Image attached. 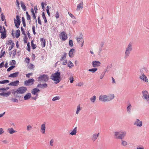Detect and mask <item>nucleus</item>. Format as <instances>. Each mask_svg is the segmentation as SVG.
<instances>
[{"label":"nucleus","mask_w":149,"mask_h":149,"mask_svg":"<svg viewBox=\"0 0 149 149\" xmlns=\"http://www.w3.org/2000/svg\"><path fill=\"white\" fill-rule=\"evenodd\" d=\"M51 79L54 81L55 84L58 83L61 80L60 72L57 71L56 72L52 74L51 76Z\"/></svg>","instance_id":"nucleus-1"},{"label":"nucleus","mask_w":149,"mask_h":149,"mask_svg":"<svg viewBox=\"0 0 149 149\" xmlns=\"http://www.w3.org/2000/svg\"><path fill=\"white\" fill-rule=\"evenodd\" d=\"M114 97V96L113 94H112L111 96L102 95L100 96L99 100L100 101L105 102L111 101Z\"/></svg>","instance_id":"nucleus-2"},{"label":"nucleus","mask_w":149,"mask_h":149,"mask_svg":"<svg viewBox=\"0 0 149 149\" xmlns=\"http://www.w3.org/2000/svg\"><path fill=\"white\" fill-rule=\"evenodd\" d=\"M126 132H114V135L116 138L118 139H122L126 134Z\"/></svg>","instance_id":"nucleus-3"},{"label":"nucleus","mask_w":149,"mask_h":149,"mask_svg":"<svg viewBox=\"0 0 149 149\" xmlns=\"http://www.w3.org/2000/svg\"><path fill=\"white\" fill-rule=\"evenodd\" d=\"M132 44L131 42H130L128 44L125 52V56L124 57L125 59H127L129 56L131 51L132 50Z\"/></svg>","instance_id":"nucleus-4"},{"label":"nucleus","mask_w":149,"mask_h":149,"mask_svg":"<svg viewBox=\"0 0 149 149\" xmlns=\"http://www.w3.org/2000/svg\"><path fill=\"white\" fill-rule=\"evenodd\" d=\"M83 35L81 32L79 33V35H77L76 39L77 43L80 44V46L82 47L84 45V40L83 39Z\"/></svg>","instance_id":"nucleus-5"},{"label":"nucleus","mask_w":149,"mask_h":149,"mask_svg":"<svg viewBox=\"0 0 149 149\" xmlns=\"http://www.w3.org/2000/svg\"><path fill=\"white\" fill-rule=\"evenodd\" d=\"M143 95L142 98L145 100L147 103L149 104V93L146 91H143L142 92Z\"/></svg>","instance_id":"nucleus-6"},{"label":"nucleus","mask_w":149,"mask_h":149,"mask_svg":"<svg viewBox=\"0 0 149 149\" xmlns=\"http://www.w3.org/2000/svg\"><path fill=\"white\" fill-rule=\"evenodd\" d=\"M38 79V81L45 82L48 80L49 77L47 75L44 74L40 75Z\"/></svg>","instance_id":"nucleus-7"},{"label":"nucleus","mask_w":149,"mask_h":149,"mask_svg":"<svg viewBox=\"0 0 149 149\" xmlns=\"http://www.w3.org/2000/svg\"><path fill=\"white\" fill-rule=\"evenodd\" d=\"M27 88L26 87L24 86H22L19 88L15 92L17 94H22L25 93L27 91Z\"/></svg>","instance_id":"nucleus-8"},{"label":"nucleus","mask_w":149,"mask_h":149,"mask_svg":"<svg viewBox=\"0 0 149 149\" xmlns=\"http://www.w3.org/2000/svg\"><path fill=\"white\" fill-rule=\"evenodd\" d=\"M14 20L15 26L17 28H18L19 27L21 23L19 16L18 15H17L16 19H14Z\"/></svg>","instance_id":"nucleus-9"},{"label":"nucleus","mask_w":149,"mask_h":149,"mask_svg":"<svg viewBox=\"0 0 149 149\" xmlns=\"http://www.w3.org/2000/svg\"><path fill=\"white\" fill-rule=\"evenodd\" d=\"M60 38L61 39L62 41H65L67 39L68 36L67 35L64 31L61 33L60 35Z\"/></svg>","instance_id":"nucleus-10"},{"label":"nucleus","mask_w":149,"mask_h":149,"mask_svg":"<svg viewBox=\"0 0 149 149\" xmlns=\"http://www.w3.org/2000/svg\"><path fill=\"white\" fill-rule=\"evenodd\" d=\"M35 81L33 79H30L24 81V85L26 86H30L33 84Z\"/></svg>","instance_id":"nucleus-11"},{"label":"nucleus","mask_w":149,"mask_h":149,"mask_svg":"<svg viewBox=\"0 0 149 149\" xmlns=\"http://www.w3.org/2000/svg\"><path fill=\"white\" fill-rule=\"evenodd\" d=\"M139 78L141 80H142L143 81L146 82H148V79L147 77L145 75L144 73L143 72L141 73V75L140 76Z\"/></svg>","instance_id":"nucleus-12"},{"label":"nucleus","mask_w":149,"mask_h":149,"mask_svg":"<svg viewBox=\"0 0 149 149\" xmlns=\"http://www.w3.org/2000/svg\"><path fill=\"white\" fill-rule=\"evenodd\" d=\"M134 124L137 127H141L142 125V122L140 121L139 119H136Z\"/></svg>","instance_id":"nucleus-13"},{"label":"nucleus","mask_w":149,"mask_h":149,"mask_svg":"<svg viewBox=\"0 0 149 149\" xmlns=\"http://www.w3.org/2000/svg\"><path fill=\"white\" fill-rule=\"evenodd\" d=\"M101 63L98 61H95L92 62V66L94 68H97L100 65Z\"/></svg>","instance_id":"nucleus-14"},{"label":"nucleus","mask_w":149,"mask_h":149,"mask_svg":"<svg viewBox=\"0 0 149 149\" xmlns=\"http://www.w3.org/2000/svg\"><path fill=\"white\" fill-rule=\"evenodd\" d=\"M40 91L39 89L37 88H35L33 89L32 90L31 92L33 95H36V96H38V94H37V93L39 92Z\"/></svg>","instance_id":"nucleus-15"},{"label":"nucleus","mask_w":149,"mask_h":149,"mask_svg":"<svg viewBox=\"0 0 149 149\" xmlns=\"http://www.w3.org/2000/svg\"><path fill=\"white\" fill-rule=\"evenodd\" d=\"M99 134V133H98L97 134L95 133L93 134L91 137L92 140L93 141H95L98 137Z\"/></svg>","instance_id":"nucleus-16"},{"label":"nucleus","mask_w":149,"mask_h":149,"mask_svg":"<svg viewBox=\"0 0 149 149\" xmlns=\"http://www.w3.org/2000/svg\"><path fill=\"white\" fill-rule=\"evenodd\" d=\"M19 84V81L17 80L14 81H12L8 85L9 86H17Z\"/></svg>","instance_id":"nucleus-17"},{"label":"nucleus","mask_w":149,"mask_h":149,"mask_svg":"<svg viewBox=\"0 0 149 149\" xmlns=\"http://www.w3.org/2000/svg\"><path fill=\"white\" fill-rule=\"evenodd\" d=\"M3 29H4L3 31V32H2L1 33V38L2 39H4L6 37V31L4 27H3Z\"/></svg>","instance_id":"nucleus-18"},{"label":"nucleus","mask_w":149,"mask_h":149,"mask_svg":"<svg viewBox=\"0 0 149 149\" xmlns=\"http://www.w3.org/2000/svg\"><path fill=\"white\" fill-rule=\"evenodd\" d=\"M11 94V92L10 91H8L7 93H5L3 92L0 93V95L2 96L3 97H8Z\"/></svg>","instance_id":"nucleus-19"},{"label":"nucleus","mask_w":149,"mask_h":149,"mask_svg":"<svg viewBox=\"0 0 149 149\" xmlns=\"http://www.w3.org/2000/svg\"><path fill=\"white\" fill-rule=\"evenodd\" d=\"M19 74L18 72L11 74L9 75L8 77H10L14 78L17 77Z\"/></svg>","instance_id":"nucleus-20"},{"label":"nucleus","mask_w":149,"mask_h":149,"mask_svg":"<svg viewBox=\"0 0 149 149\" xmlns=\"http://www.w3.org/2000/svg\"><path fill=\"white\" fill-rule=\"evenodd\" d=\"M83 3L82 2L78 4L77 6L76 11L79 10L83 8Z\"/></svg>","instance_id":"nucleus-21"},{"label":"nucleus","mask_w":149,"mask_h":149,"mask_svg":"<svg viewBox=\"0 0 149 149\" xmlns=\"http://www.w3.org/2000/svg\"><path fill=\"white\" fill-rule=\"evenodd\" d=\"M8 132L10 134H13L17 132L13 128H8Z\"/></svg>","instance_id":"nucleus-22"},{"label":"nucleus","mask_w":149,"mask_h":149,"mask_svg":"<svg viewBox=\"0 0 149 149\" xmlns=\"http://www.w3.org/2000/svg\"><path fill=\"white\" fill-rule=\"evenodd\" d=\"M45 125L43 124L41 125V132L42 134H45Z\"/></svg>","instance_id":"nucleus-23"},{"label":"nucleus","mask_w":149,"mask_h":149,"mask_svg":"<svg viewBox=\"0 0 149 149\" xmlns=\"http://www.w3.org/2000/svg\"><path fill=\"white\" fill-rule=\"evenodd\" d=\"M128 106L127 107V110L128 113L129 114H130L131 113V110L132 108V105L130 103L128 104Z\"/></svg>","instance_id":"nucleus-24"},{"label":"nucleus","mask_w":149,"mask_h":149,"mask_svg":"<svg viewBox=\"0 0 149 149\" xmlns=\"http://www.w3.org/2000/svg\"><path fill=\"white\" fill-rule=\"evenodd\" d=\"M47 85L46 83L43 84H38L37 86V87H40L41 88H47Z\"/></svg>","instance_id":"nucleus-25"},{"label":"nucleus","mask_w":149,"mask_h":149,"mask_svg":"<svg viewBox=\"0 0 149 149\" xmlns=\"http://www.w3.org/2000/svg\"><path fill=\"white\" fill-rule=\"evenodd\" d=\"M31 97V94L30 93L26 94L24 97V100H27L29 99Z\"/></svg>","instance_id":"nucleus-26"},{"label":"nucleus","mask_w":149,"mask_h":149,"mask_svg":"<svg viewBox=\"0 0 149 149\" xmlns=\"http://www.w3.org/2000/svg\"><path fill=\"white\" fill-rule=\"evenodd\" d=\"M121 145L125 147L128 145L127 142L123 139H121Z\"/></svg>","instance_id":"nucleus-27"},{"label":"nucleus","mask_w":149,"mask_h":149,"mask_svg":"<svg viewBox=\"0 0 149 149\" xmlns=\"http://www.w3.org/2000/svg\"><path fill=\"white\" fill-rule=\"evenodd\" d=\"M41 46L42 47H44L45 45V40L43 38H41L40 40Z\"/></svg>","instance_id":"nucleus-28"},{"label":"nucleus","mask_w":149,"mask_h":149,"mask_svg":"<svg viewBox=\"0 0 149 149\" xmlns=\"http://www.w3.org/2000/svg\"><path fill=\"white\" fill-rule=\"evenodd\" d=\"M20 31L19 30H17L15 32V37L16 38H18L20 35Z\"/></svg>","instance_id":"nucleus-29"},{"label":"nucleus","mask_w":149,"mask_h":149,"mask_svg":"<svg viewBox=\"0 0 149 149\" xmlns=\"http://www.w3.org/2000/svg\"><path fill=\"white\" fill-rule=\"evenodd\" d=\"M74 51V49H72L70 50L69 52V56L70 57H72L74 56L73 52Z\"/></svg>","instance_id":"nucleus-30"},{"label":"nucleus","mask_w":149,"mask_h":149,"mask_svg":"<svg viewBox=\"0 0 149 149\" xmlns=\"http://www.w3.org/2000/svg\"><path fill=\"white\" fill-rule=\"evenodd\" d=\"M20 3L21 4V7H22V9L24 11H26V7L24 3L22 1H21Z\"/></svg>","instance_id":"nucleus-31"},{"label":"nucleus","mask_w":149,"mask_h":149,"mask_svg":"<svg viewBox=\"0 0 149 149\" xmlns=\"http://www.w3.org/2000/svg\"><path fill=\"white\" fill-rule=\"evenodd\" d=\"M104 43L103 42H101L99 47V52L100 53L102 50V47L103 46Z\"/></svg>","instance_id":"nucleus-32"},{"label":"nucleus","mask_w":149,"mask_h":149,"mask_svg":"<svg viewBox=\"0 0 149 149\" xmlns=\"http://www.w3.org/2000/svg\"><path fill=\"white\" fill-rule=\"evenodd\" d=\"M81 109L80 108V105L79 104L77 106V111L76 112V114H78Z\"/></svg>","instance_id":"nucleus-33"},{"label":"nucleus","mask_w":149,"mask_h":149,"mask_svg":"<svg viewBox=\"0 0 149 149\" xmlns=\"http://www.w3.org/2000/svg\"><path fill=\"white\" fill-rule=\"evenodd\" d=\"M96 98V96L94 95L92 97L90 98V100L92 102L94 103L95 102Z\"/></svg>","instance_id":"nucleus-34"},{"label":"nucleus","mask_w":149,"mask_h":149,"mask_svg":"<svg viewBox=\"0 0 149 149\" xmlns=\"http://www.w3.org/2000/svg\"><path fill=\"white\" fill-rule=\"evenodd\" d=\"M97 70V68H94L88 70V71L92 72V73H94Z\"/></svg>","instance_id":"nucleus-35"},{"label":"nucleus","mask_w":149,"mask_h":149,"mask_svg":"<svg viewBox=\"0 0 149 149\" xmlns=\"http://www.w3.org/2000/svg\"><path fill=\"white\" fill-rule=\"evenodd\" d=\"M42 17L44 20L45 23H46L47 22V20L46 18L45 13L44 12L42 13Z\"/></svg>","instance_id":"nucleus-36"},{"label":"nucleus","mask_w":149,"mask_h":149,"mask_svg":"<svg viewBox=\"0 0 149 149\" xmlns=\"http://www.w3.org/2000/svg\"><path fill=\"white\" fill-rule=\"evenodd\" d=\"M111 64H110L107 65V69H106V71H106V72H108L109 71L110 69L111 68Z\"/></svg>","instance_id":"nucleus-37"},{"label":"nucleus","mask_w":149,"mask_h":149,"mask_svg":"<svg viewBox=\"0 0 149 149\" xmlns=\"http://www.w3.org/2000/svg\"><path fill=\"white\" fill-rule=\"evenodd\" d=\"M9 82V81L8 80H6L1 81H0V84H4L5 83H8Z\"/></svg>","instance_id":"nucleus-38"},{"label":"nucleus","mask_w":149,"mask_h":149,"mask_svg":"<svg viewBox=\"0 0 149 149\" xmlns=\"http://www.w3.org/2000/svg\"><path fill=\"white\" fill-rule=\"evenodd\" d=\"M106 72V71H104L101 73L100 77V79H102L103 78Z\"/></svg>","instance_id":"nucleus-39"},{"label":"nucleus","mask_w":149,"mask_h":149,"mask_svg":"<svg viewBox=\"0 0 149 149\" xmlns=\"http://www.w3.org/2000/svg\"><path fill=\"white\" fill-rule=\"evenodd\" d=\"M30 69L33 70L34 68V66L33 64L31 63L28 67Z\"/></svg>","instance_id":"nucleus-40"},{"label":"nucleus","mask_w":149,"mask_h":149,"mask_svg":"<svg viewBox=\"0 0 149 149\" xmlns=\"http://www.w3.org/2000/svg\"><path fill=\"white\" fill-rule=\"evenodd\" d=\"M67 54L66 53H64V55L62 56L61 59V61H62L63 59H65L66 58V56Z\"/></svg>","instance_id":"nucleus-41"},{"label":"nucleus","mask_w":149,"mask_h":149,"mask_svg":"<svg viewBox=\"0 0 149 149\" xmlns=\"http://www.w3.org/2000/svg\"><path fill=\"white\" fill-rule=\"evenodd\" d=\"M8 44L10 45H12L13 44L15 45L14 43H13L12 40H8Z\"/></svg>","instance_id":"nucleus-42"},{"label":"nucleus","mask_w":149,"mask_h":149,"mask_svg":"<svg viewBox=\"0 0 149 149\" xmlns=\"http://www.w3.org/2000/svg\"><path fill=\"white\" fill-rule=\"evenodd\" d=\"M31 47L32 49H35L36 47V45L35 44H34L33 43V41H32L31 42Z\"/></svg>","instance_id":"nucleus-43"},{"label":"nucleus","mask_w":149,"mask_h":149,"mask_svg":"<svg viewBox=\"0 0 149 149\" xmlns=\"http://www.w3.org/2000/svg\"><path fill=\"white\" fill-rule=\"evenodd\" d=\"M59 99H60V97L59 96H56L53 97V99H52V100L53 101H56V100H59Z\"/></svg>","instance_id":"nucleus-44"},{"label":"nucleus","mask_w":149,"mask_h":149,"mask_svg":"<svg viewBox=\"0 0 149 149\" xmlns=\"http://www.w3.org/2000/svg\"><path fill=\"white\" fill-rule=\"evenodd\" d=\"M46 11L48 16H50V14L49 11V6H47V7Z\"/></svg>","instance_id":"nucleus-45"},{"label":"nucleus","mask_w":149,"mask_h":149,"mask_svg":"<svg viewBox=\"0 0 149 149\" xmlns=\"http://www.w3.org/2000/svg\"><path fill=\"white\" fill-rule=\"evenodd\" d=\"M14 66H10L7 69V71L8 72H9L12 70L15 67Z\"/></svg>","instance_id":"nucleus-46"},{"label":"nucleus","mask_w":149,"mask_h":149,"mask_svg":"<svg viewBox=\"0 0 149 149\" xmlns=\"http://www.w3.org/2000/svg\"><path fill=\"white\" fill-rule=\"evenodd\" d=\"M56 19H58L59 17V15L58 11H57L54 15Z\"/></svg>","instance_id":"nucleus-47"},{"label":"nucleus","mask_w":149,"mask_h":149,"mask_svg":"<svg viewBox=\"0 0 149 149\" xmlns=\"http://www.w3.org/2000/svg\"><path fill=\"white\" fill-rule=\"evenodd\" d=\"M1 20L2 21H4L5 19V17L3 15V13H2L1 15Z\"/></svg>","instance_id":"nucleus-48"},{"label":"nucleus","mask_w":149,"mask_h":149,"mask_svg":"<svg viewBox=\"0 0 149 149\" xmlns=\"http://www.w3.org/2000/svg\"><path fill=\"white\" fill-rule=\"evenodd\" d=\"M69 45L71 47H72L73 45V41L72 40H69Z\"/></svg>","instance_id":"nucleus-49"},{"label":"nucleus","mask_w":149,"mask_h":149,"mask_svg":"<svg viewBox=\"0 0 149 149\" xmlns=\"http://www.w3.org/2000/svg\"><path fill=\"white\" fill-rule=\"evenodd\" d=\"M30 60L29 58L28 57H27V58H25V62L26 63H27L28 64H29L30 62Z\"/></svg>","instance_id":"nucleus-50"},{"label":"nucleus","mask_w":149,"mask_h":149,"mask_svg":"<svg viewBox=\"0 0 149 149\" xmlns=\"http://www.w3.org/2000/svg\"><path fill=\"white\" fill-rule=\"evenodd\" d=\"M68 66L69 67H71V66H73V64L70 61L69 62L68 64Z\"/></svg>","instance_id":"nucleus-51"},{"label":"nucleus","mask_w":149,"mask_h":149,"mask_svg":"<svg viewBox=\"0 0 149 149\" xmlns=\"http://www.w3.org/2000/svg\"><path fill=\"white\" fill-rule=\"evenodd\" d=\"M69 79L70 80V83H72L74 81V78L71 76L70 77Z\"/></svg>","instance_id":"nucleus-52"},{"label":"nucleus","mask_w":149,"mask_h":149,"mask_svg":"<svg viewBox=\"0 0 149 149\" xmlns=\"http://www.w3.org/2000/svg\"><path fill=\"white\" fill-rule=\"evenodd\" d=\"M32 128V127L30 125L27 126L26 129L28 131H29Z\"/></svg>","instance_id":"nucleus-53"},{"label":"nucleus","mask_w":149,"mask_h":149,"mask_svg":"<svg viewBox=\"0 0 149 149\" xmlns=\"http://www.w3.org/2000/svg\"><path fill=\"white\" fill-rule=\"evenodd\" d=\"M27 49L29 52L30 51V46L29 45V43H28L27 44Z\"/></svg>","instance_id":"nucleus-54"},{"label":"nucleus","mask_w":149,"mask_h":149,"mask_svg":"<svg viewBox=\"0 0 149 149\" xmlns=\"http://www.w3.org/2000/svg\"><path fill=\"white\" fill-rule=\"evenodd\" d=\"M4 132V131L2 128H0V135H1Z\"/></svg>","instance_id":"nucleus-55"},{"label":"nucleus","mask_w":149,"mask_h":149,"mask_svg":"<svg viewBox=\"0 0 149 149\" xmlns=\"http://www.w3.org/2000/svg\"><path fill=\"white\" fill-rule=\"evenodd\" d=\"M83 83L82 82H80L79 83L77 84H76V86H82L83 84Z\"/></svg>","instance_id":"nucleus-56"},{"label":"nucleus","mask_w":149,"mask_h":149,"mask_svg":"<svg viewBox=\"0 0 149 149\" xmlns=\"http://www.w3.org/2000/svg\"><path fill=\"white\" fill-rule=\"evenodd\" d=\"M11 100L13 102H18V100L16 98L12 99Z\"/></svg>","instance_id":"nucleus-57"},{"label":"nucleus","mask_w":149,"mask_h":149,"mask_svg":"<svg viewBox=\"0 0 149 149\" xmlns=\"http://www.w3.org/2000/svg\"><path fill=\"white\" fill-rule=\"evenodd\" d=\"M54 140L53 139H52L50 140V145L51 146H53V143H54Z\"/></svg>","instance_id":"nucleus-58"},{"label":"nucleus","mask_w":149,"mask_h":149,"mask_svg":"<svg viewBox=\"0 0 149 149\" xmlns=\"http://www.w3.org/2000/svg\"><path fill=\"white\" fill-rule=\"evenodd\" d=\"M38 23L40 25H42V23L41 20L40 19V18L39 17H38Z\"/></svg>","instance_id":"nucleus-59"},{"label":"nucleus","mask_w":149,"mask_h":149,"mask_svg":"<svg viewBox=\"0 0 149 149\" xmlns=\"http://www.w3.org/2000/svg\"><path fill=\"white\" fill-rule=\"evenodd\" d=\"M111 79H112V83L113 84H115L116 83V82L115 81V80L114 78L113 77H111Z\"/></svg>","instance_id":"nucleus-60"},{"label":"nucleus","mask_w":149,"mask_h":149,"mask_svg":"<svg viewBox=\"0 0 149 149\" xmlns=\"http://www.w3.org/2000/svg\"><path fill=\"white\" fill-rule=\"evenodd\" d=\"M32 74L33 73H28L26 74V77L28 78H29L30 77V76L32 75Z\"/></svg>","instance_id":"nucleus-61"},{"label":"nucleus","mask_w":149,"mask_h":149,"mask_svg":"<svg viewBox=\"0 0 149 149\" xmlns=\"http://www.w3.org/2000/svg\"><path fill=\"white\" fill-rule=\"evenodd\" d=\"M32 31L33 32V34L34 35H35L36 34V32H35V27L34 26H33L32 27Z\"/></svg>","instance_id":"nucleus-62"},{"label":"nucleus","mask_w":149,"mask_h":149,"mask_svg":"<svg viewBox=\"0 0 149 149\" xmlns=\"http://www.w3.org/2000/svg\"><path fill=\"white\" fill-rule=\"evenodd\" d=\"M70 134L72 135H74V129L70 133Z\"/></svg>","instance_id":"nucleus-63"},{"label":"nucleus","mask_w":149,"mask_h":149,"mask_svg":"<svg viewBox=\"0 0 149 149\" xmlns=\"http://www.w3.org/2000/svg\"><path fill=\"white\" fill-rule=\"evenodd\" d=\"M21 31L22 32V33L23 34H24L25 33V31H24V29L22 27H21Z\"/></svg>","instance_id":"nucleus-64"}]
</instances>
